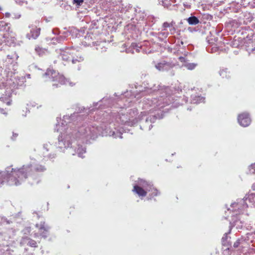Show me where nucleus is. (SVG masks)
Instances as JSON below:
<instances>
[{
    "label": "nucleus",
    "instance_id": "nucleus-62",
    "mask_svg": "<svg viewBox=\"0 0 255 255\" xmlns=\"http://www.w3.org/2000/svg\"><path fill=\"white\" fill-rule=\"evenodd\" d=\"M121 11H122V12H124L125 11V9H122ZM127 10H125V11H127Z\"/></svg>",
    "mask_w": 255,
    "mask_h": 255
},
{
    "label": "nucleus",
    "instance_id": "nucleus-28",
    "mask_svg": "<svg viewBox=\"0 0 255 255\" xmlns=\"http://www.w3.org/2000/svg\"><path fill=\"white\" fill-rule=\"evenodd\" d=\"M146 15L144 12H139L136 14V19H138V20H143L145 18Z\"/></svg>",
    "mask_w": 255,
    "mask_h": 255
},
{
    "label": "nucleus",
    "instance_id": "nucleus-22",
    "mask_svg": "<svg viewBox=\"0 0 255 255\" xmlns=\"http://www.w3.org/2000/svg\"><path fill=\"white\" fill-rule=\"evenodd\" d=\"M197 64L194 63H185L183 66L186 67L187 69L192 70L195 68Z\"/></svg>",
    "mask_w": 255,
    "mask_h": 255
},
{
    "label": "nucleus",
    "instance_id": "nucleus-39",
    "mask_svg": "<svg viewBox=\"0 0 255 255\" xmlns=\"http://www.w3.org/2000/svg\"><path fill=\"white\" fill-rule=\"evenodd\" d=\"M231 45L234 47H238L239 46V41L237 39H234L231 42Z\"/></svg>",
    "mask_w": 255,
    "mask_h": 255
},
{
    "label": "nucleus",
    "instance_id": "nucleus-54",
    "mask_svg": "<svg viewBox=\"0 0 255 255\" xmlns=\"http://www.w3.org/2000/svg\"><path fill=\"white\" fill-rule=\"evenodd\" d=\"M0 113L6 115V113L4 112V109L0 108Z\"/></svg>",
    "mask_w": 255,
    "mask_h": 255
},
{
    "label": "nucleus",
    "instance_id": "nucleus-13",
    "mask_svg": "<svg viewBox=\"0 0 255 255\" xmlns=\"http://www.w3.org/2000/svg\"><path fill=\"white\" fill-rule=\"evenodd\" d=\"M30 28V32L27 33L26 35V37L28 39H36L40 35V28H37L35 25H31L29 26Z\"/></svg>",
    "mask_w": 255,
    "mask_h": 255
},
{
    "label": "nucleus",
    "instance_id": "nucleus-59",
    "mask_svg": "<svg viewBox=\"0 0 255 255\" xmlns=\"http://www.w3.org/2000/svg\"><path fill=\"white\" fill-rule=\"evenodd\" d=\"M92 43H93V45H95L96 44L97 45V42H93Z\"/></svg>",
    "mask_w": 255,
    "mask_h": 255
},
{
    "label": "nucleus",
    "instance_id": "nucleus-51",
    "mask_svg": "<svg viewBox=\"0 0 255 255\" xmlns=\"http://www.w3.org/2000/svg\"><path fill=\"white\" fill-rule=\"evenodd\" d=\"M187 30L189 31V32H193V31H196L195 28H192L191 27H189L188 28H187Z\"/></svg>",
    "mask_w": 255,
    "mask_h": 255
},
{
    "label": "nucleus",
    "instance_id": "nucleus-10",
    "mask_svg": "<svg viewBox=\"0 0 255 255\" xmlns=\"http://www.w3.org/2000/svg\"><path fill=\"white\" fill-rule=\"evenodd\" d=\"M36 228L38 229L40 236L46 239L49 235L50 226L45 223V222H40L39 224L35 225Z\"/></svg>",
    "mask_w": 255,
    "mask_h": 255
},
{
    "label": "nucleus",
    "instance_id": "nucleus-55",
    "mask_svg": "<svg viewBox=\"0 0 255 255\" xmlns=\"http://www.w3.org/2000/svg\"><path fill=\"white\" fill-rule=\"evenodd\" d=\"M10 15H11V14L9 12H6L5 13V17H9Z\"/></svg>",
    "mask_w": 255,
    "mask_h": 255
},
{
    "label": "nucleus",
    "instance_id": "nucleus-25",
    "mask_svg": "<svg viewBox=\"0 0 255 255\" xmlns=\"http://www.w3.org/2000/svg\"><path fill=\"white\" fill-rule=\"evenodd\" d=\"M9 38V36H8V33H4L3 35L0 37V46L2 44L3 42H6V41H8V39ZM0 50L1 48H0Z\"/></svg>",
    "mask_w": 255,
    "mask_h": 255
},
{
    "label": "nucleus",
    "instance_id": "nucleus-56",
    "mask_svg": "<svg viewBox=\"0 0 255 255\" xmlns=\"http://www.w3.org/2000/svg\"><path fill=\"white\" fill-rule=\"evenodd\" d=\"M252 188L253 190L255 191V183L253 184L252 187Z\"/></svg>",
    "mask_w": 255,
    "mask_h": 255
},
{
    "label": "nucleus",
    "instance_id": "nucleus-17",
    "mask_svg": "<svg viewBox=\"0 0 255 255\" xmlns=\"http://www.w3.org/2000/svg\"><path fill=\"white\" fill-rule=\"evenodd\" d=\"M184 20H186L188 24L191 25H195L198 24L200 22V21L197 17L194 15H191L186 19H184Z\"/></svg>",
    "mask_w": 255,
    "mask_h": 255
},
{
    "label": "nucleus",
    "instance_id": "nucleus-29",
    "mask_svg": "<svg viewBox=\"0 0 255 255\" xmlns=\"http://www.w3.org/2000/svg\"><path fill=\"white\" fill-rule=\"evenodd\" d=\"M31 232V228L29 227H25L21 231V233L25 236L28 235Z\"/></svg>",
    "mask_w": 255,
    "mask_h": 255
},
{
    "label": "nucleus",
    "instance_id": "nucleus-16",
    "mask_svg": "<svg viewBox=\"0 0 255 255\" xmlns=\"http://www.w3.org/2000/svg\"><path fill=\"white\" fill-rule=\"evenodd\" d=\"M205 98L201 97L199 95H191V103L199 104L202 102H204Z\"/></svg>",
    "mask_w": 255,
    "mask_h": 255
},
{
    "label": "nucleus",
    "instance_id": "nucleus-18",
    "mask_svg": "<svg viewBox=\"0 0 255 255\" xmlns=\"http://www.w3.org/2000/svg\"><path fill=\"white\" fill-rule=\"evenodd\" d=\"M66 37L63 35H59L57 36L54 37H52L51 39V41H52V43L54 44H56L57 43H61L62 42L64 41Z\"/></svg>",
    "mask_w": 255,
    "mask_h": 255
},
{
    "label": "nucleus",
    "instance_id": "nucleus-33",
    "mask_svg": "<svg viewBox=\"0 0 255 255\" xmlns=\"http://www.w3.org/2000/svg\"><path fill=\"white\" fill-rule=\"evenodd\" d=\"M170 23L171 28L170 29V31L171 34H173L175 33L176 31V28L174 26L175 24V22L174 21H172Z\"/></svg>",
    "mask_w": 255,
    "mask_h": 255
},
{
    "label": "nucleus",
    "instance_id": "nucleus-24",
    "mask_svg": "<svg viewBox=\"0 0 255 255\" xmlns=\"http://www.w3.org/2000/svg\"><path fill=\"white\" fill-rule=\"evenodd\" d=\"M246 238L245 237H242L238 239L234 244L233 247L235 248H238L239 245L242 244L244 242L246 241Z\"/></svg>",
    "mask_w": 255,
    "mask_h": 255
},
{
    "label": "nucleus",
    "instance_id": "nucleus-40",
    "mask_svg": "<svg viewBox=\"0 0 255 255\" xmlns=\"http://www.w3.org/2000/svg\"><path fill=\"white\" fill-rule=\"evenodd\" d=\"M97 50L100 51L101 52H105L107 50V48L100 44L96 48Z\"/></svg>",
    "mask_w": 255,
    "mask_h": 255
},
{
    "label": "nucleus",
    "instance_id": "nucleus-8",
    "mask_svg": "<svg viewBox=\"0 0 255 255\" xmlns=\"http://www.w3.org/2000/svg\"><path fill=\"white\" fill-rule=\"evenodd\" d=\"M57 53H59V57L65 61H70L73 58V56L74 54L75 50L72 48L67 47L65 49H59L56 50Z\"/></svg>",
    "mask_w": 255,
    "mask_h": 255
},
{
    "label": "nucleus",
    "instance_id": "nucleus-31",
    "mask_svg": "<svg viewBox=\"0 0 255 255\" xmlns=\"http://www.w3.org/2000/svg\"><path fill=\"white\" fill-rule=\"evenodd\" d=\"M54 146H52L49 142L43 144V148L46 150V151H48L53 148Z\"/></svg>",
    "mask_w": 255,
    "mask_h": 255
},
{
    "label": "nucleus",
    "instance_id": "nucleus-49",
    "mask_svg": "<svg viewBox=\"0 0 255 255\" xmlns=\"http://www.w3.org/2000/svg\"><path fill=\"white\" fill-rule=\"evenodd\" d=\"M18 136V133L13 132L12 136L11 138L12 140H14Z\"/></svg>",
    "mask_w": 255,
    "mask_h": 255
},
{
    "label": "nucleus",
    "instance_id": "nucleus-50",
    "mask_svg": "<svg viewBox=\"0 0 255 255\" xmlns=\"http://www.w3.org/2000/svg\"><path fill=\"white\" fill-rule=\"evenodd\" d=\"M12 15L13 16L12 17L13 18H17V19H18V18H20V16H21L20 14H19L13 13Z\"/></svg>",
    "mask_w": 255,
    "mask_h": 255
},
{
    "label": "nucleus",
    "instance_id": "nucleus-35",
    "mask_svg": "<svg viewBox=\"0 0 255 255\" xmlns=\"http://www.w3.org/2000/svg\"><path fill=\"white\" fill-rule=\"evenodd\" d=\"M35 51L39 55H41L44 52L43 49L40 47L39 46H36L35 48Z\"/></svg>",
    "mask_w": 255,
    "mask_h": 255
},
{
    "label": "nucleus",
    "instance_id": "nucleus-6",
    "mask_svg": "<svg viewBox=\"0 0 255 255\" xmlns=\"http://www.w3.org/2000/svg\"><path fill=\"white\" fill-rule=\"evenodd\" d=\"M255 203V193H252L248 195L243 199H241L240 202H234L231 204V207L233 208V211H235L237 208L239 212L247 208L249 206L254 205Z\"/></svg>",
    "mask_w": 255,
    "mask_h": 255
},
{
    "label": "nucleus",
    "instance_id": "nucleus-58",
    "mask_svg": "<svg viewBox=\"0 0 255 255\" xmlns=\"http://www.w3.org/2000/svg\"><path fill=\"white\" fill-rule=\"evenodd\" d=\"M183 23V22L182 20H181L180 22H179V25H181V24H182Z\"/></svg>",
    "mask_w": 255,
    "mask_h": 255
},
{
    "label": "nucleus",
    "instance_id": "nucleus-19",
    "mask_svg": "<svg viewBox=\"0 0 255 255\" xmlns=\"http://www.w3.org/2000/svg\"><path fill=\"white\" fill-rule=\"evenodd\" d=\"M8 23H6L3 21H0V31H6L8 33L9 31L10 27Z\"/></svg>",
    "mask_w": 255,
    "mask_h": 255
},
{
    "label": "nucleus",
    "instance_id": "nucleus-64",
    "mask_svg": "<svg viewBox=\"0 0 255 255\" xmlns=\"http://www.w3.org/2000/svg\"><path fill=\"white\" fill-rule=\"evenodd\" d=\"M28 255H34L33 254H29Z\"/></svg>",
    "mask_w": 255,
    "mask_h": 255
},
{
    "label": "nucleus",
    "instance_id": "nucleus-27",
    "mask_svg": "<svg viewBox=\"0 0 255 255\" xmlns=\"http://www.w3.org/2000/svg\"><path fill=\"white\" fill-rule=\"evenodd\" d=\"M84 60V57L81 55L77 56L76 57H75L73 56V58L72 59V63L75 64L77 62H81Z\"/></svg>",
    "mask_w": 255,
    "mask_h": 255
},
{
    "label": "nucleus",
    "instance_id": "nucleus-5",
    "mask_svg": "<svg viewBox=\"0 0 255 255\" xmlns=\"http://www.w3.org/2000/svg\"><path fill=\"white\" fill-rule=\"evenodd\" d=\"M43 77L45 81H51L55 82L52 85L53 89L59 87L60 85H65L68 82L63 75L51 69L46 70L43 75Z\"/></svg>",
    "mask_w": 255,
    "mask_h": 255
},
{
    "label": "nucleus",
    "instance_id": "nucleus-46",
    "mask_svg": "<svg viewBox=\"0 0 255 255\" xmlns=\"http://www.w3.org/2000/svg\"><path fill=\"white\" fill-rule=\"evenodd\" d=\"M52 33L55 35H58L59 34V30L58 28H54L52 30Z\"/></svg>",
    "mask_w": 255,
    "mask_h": 255
},
{
    "label": "nucleus",
    "instance_id": "nucleus-63",
    "mask_svg": "<svg viewBox=\"0 0 255 255\" xmlns=\"http://www.w3.org/2000/svg\"><path fill=\"white\" fill-rule=\"evenodd\" d=\"M188 110L191 111V109H190V108H188Z\"/></svg>",
    "mask_w": 255,
    "mask_h": 255
},
{
    "label": "nucleus",
    "instance_id": "nucleus-48",
    "mask_svg": "<svg viewBox=\"0 0 255 255\" xmlns=\"http://www.w3.org/2000/svg\"><path fill=\"white\" fill-rule=\"evenodd\" d=\"M47 156L48 157V158L50 159H52L54 158H55L56 157V154H49L47 155Z\"/></svg>",
    "mask_w": 255,
    "mask_h": 255
},
{
    "label": "nucleus",
    "instance_id": "nucleus-4",
    "mask_svg": "<svg viewBox=\"0 0 255 255\" xmlns=\"http://www.w3.org/2000/svg\"><path fill=\"white\" fill-rule=\"evenodd\" d=\"M137 183L138 185H134L132 191L138 194L139 196L144 197L146 195L147 192H151L149 197L148 198V200H150L153 197L160 194V192L153 187L151 182L139 179Z\"/></svg>",
    "mask_w": 255,
    "mask_h": 255
},
{
    "label": "nucleus",
    "instance_id": "nucleus-9",
    "mask_svg": "<svg viewBox=\"0 0 255 255\" xmlns=\"http://www.w3.org/2000/svg\"><path fill=\"white\" fill-rule=\"evenodd\" d=\"M207 42L209 44L207 46V50L210 53H215L218 51H223L224 49L221 45H219L220 43H215L216 41L215 38L213 39L212 38H207L206 39ZM222 45V44H221Z\"/></svg>",
    "mask_w": 255,
    "mask_h": 255
},
{
    "label": "nucleus",
    "instance_id": "nucleus-3",
    "mask_svg": "<svg viewBox=\"0 0 255 255\" xmlns=\"http://www.w3.org/2000/svg\"><path fill=\"white\" fill-rule=\"evenodd\" d=\"M45 170L46 168L44 166L35 162L23 165L20 168H13L12 165L7 166L4 171H0V187L5 182L9 185H19L29 177L34 180L30 183L31 184H38L39 180L35 172H43Z\"/></svg>",
    "mask_w": 255,
    "mask_h": 255
},
{
    "label": "nucleus",
    "instance_id": "nucleus-15",
    "mask_svg": "<svg viewBox=\"0 0 255 255\" xmlns=\"http://www.w3.org/2000/svg\"><path fill=\"white\" fill-rule=\"evenodd\" d=\"M25 82V78L23 77L14 78L13 81V88H18L19 87L22 86Z\"/></svg>",
    "mask_w": 255,
    "mask_h": 255
},
{
    "label": "nucleus",
    "instance_id": "nucleus-57",
    "mask_svg": "<svg viewBox=\"0 0 255 255\" xmlns=\"http://www.w3.org/2000/svg\"><path fill=\"white\" fill-rule=\"evenodd\" d=\"M4 97H0V100H1V101H3V99H4Z\"/></svg>",
    "mask_w": 255,
    "mask_h": 255
},
{
    "label": "nucleus",
    "instance_id": "nucleus-52",
    "mask_svg": "<svg viewBox=\"0 0 255 255\" xmlns=\"http://www.w3.org/2000/svg\"><path fill=\"white\" fill-rule=\"evenodd\" d=\"M129 114L130 115L131 113H132L134 115H136V111L134 110H132V109H130L129 110Z\"/></svg>",
    "mask_w": 255,
    "mask_h": 255
},
{
    "label": "nucleus",
    "instance_id": "nucleus-2",
    "mask_svg": "<svg viewBox=\"0 0 255 255\" xmlns=\"http://www.w3.org/2000/svg\"><path fill=\"white\" fill-rule=\"evenodd\" d=\"M155 93V97L152 98H144L143 109L148 110L149 112L152 113L154 111H161V115L159 113L153 116H150L145 118L141 122L140 128L145 130H150L152 128V124L157 119L163 118L162 113L165 112L168 108L162 110L166 106H168L172 103L173 99L171 98L172 94L170 88L169 87H161L160 85L157 86L155 85L152 87L147 88L144 91L141 92L142 95H144L151 93Z\"/></svg>",
    "mask_w": 255,
    "mask_h": 255
},
{
    "label": "nucleus",
    "instance_id": "nucleus-41",
    "mask_svg": "<svg viewBox=\"0 0 255 255\" xmlns=\"http://www.w3.org/2000/svg\"><path fill=\"white\" fill-rule=\"evenodd\" d=\"M228 234H229V232L228 233H225L224 235V236L223 237L222 239V243H223V245H226V241L228 239Z\"/></svg>",
    "mask_w": 255,
    "mask_h": 255
},
{
    "label": "nucleus",
    "instance_id": "nucleus-42",
    "mask_svg": "<svg viewBox=\"0 0 255 255\" xmlns=\"http://www.w3.org/2000/svg\"><path fill=\"white\" fill-rule=\"evenodd\" d=\"M93 35V33H87V34L85 36V39L86 40L89 41L90 40L93 39L92 36Z\"/></svg>",
    "mask_w": 255,
    "mask_h": 255
},
{
    "label": "nucleus",
    "instance_id": "nucleus-21",
    "mask_svg": "<svg viewBox=\"0 0 255 255\" xmlns=\"http://www.w3.org/2000/svg\"><path fill=\"white\" fill-rule=\"evenodd\" d=\"M101 102L104 104L106 105L107 107H110L112 105H114V100L113 98H104L101 100Z\"/></svg>",
    "mask_w": 255,
    "mask_h": 255
},
{
    "label": "nucleus",
    "instance_id": "nucleus-36",
    "mask_svg": "<svg viewBox=\"0 0 255 255\" xmlns=\"http://www.w3.org/2000/svg\"><path fill=\"white\" fill-rule=\"evenodd\" d=\"M167 28H171L170 23L168 22H164L162 25V30H166Z\"/></svg>",
    "mask_w": 255,
    "mask_h": 255
},
{
    "label": "nucleus",
    "instance_id": "nucleus-1",
    "mask_svg": "<svg viewBox=\"0 0 255 255\" xmlns=\"http://www.w3.org/2000/svg\"><path fill=\"white\" fill-rule=\"evenodd\" d=\"M126 109H122L119 112H110V115H107V120L108 124H102L101 127L89 126L86 125L79 127L78 129H72L67 128L65 133H62L58 136L57 148L60 151H64L65 149L72 147V144L77 140L76 145L78 147L73 146L75 148L73 155L77 154L79 157L83 158V154L86 152V148L80 145V143H87L89 139H94L99 135H109L114 138L123 137L122 129L119 126L116 127V124L122 125L133 126L137 122L135 119H130L127 115H125ZM103 123H105L104 122Z\"/></svg>",
    "mask_w": 255,
    "mask_h": 255
},
{
    "label": "nucleus",
    "instance_id": "nucleus-60",
    "mask_svg": "<svg viewBox=\"0 0 255 255\" xmlns=\"http://www.w3.org/2000/svg\"><path fill=\"white\" fill-rule=\"evenodd\" d=\"M98 104V103H94V106H97Z\"/></svg>",
    "mask_w": 255,
    "mask_h": 255
},
{
    "label": "nucleus",
    "instance_id": "nucleus-11",
    "mask_svg": "<svg viewBox=\"0 0 255 255\" xmlns=\"http://www.w3.org/2000/svg\"><path fill=\"white\" fill-rule=\"evenodd\" d=\"M175 66V64L171 61L161 60L155 65V67L160 71H166L170 70Z\"/></svg>",
    "mask_w": 255,
    "mask_h": 255
},
{
    "label": "nucleus",
    "instance_id": "nucleus-53",
    "mask_svg": "<svg viewBox=\"0 0 255 255\" xmlns=\"http://www.w3.org/2000/svg\"><path fill=\"white\" fill-rule=\"evenodd\" d=\"M58 127H60V125L59 124H56V128H55V130H57V131L60 130L59 128H58Z\"/></svg>",
    "mask_w": 255,
    "mask_h": 255
},
{
    "label": "nucleus",
    "instance_id": "nucleus-44",
    "mask_svg": "<svg viewBox=\"0 0 255 255\" xmlns=\"http://www.w3.org/2000/svg\"><path fill=\"white\" fill-rule=\"evenodd\" d=\"M126 52L128 53H134V49H133V48L131 47V45L128 49H126Z\"/></svg>",
    "mask_w": 255,
    "mask_h": 255
},
{
    "label": "nucleus",
    "instance_id": "nucleus-12",
    "mask_svg": "<svg viewBox=\"0 0 255 255\" xmlns=\"http://www.w3.org/2000/svg\"><path fill=\"white\" fill-rule=\"evenodd\" d=\"M239 124L242 127H247L251 123V119L249 114L246 112L240 114L238 117Z\"/></svg>",
    "mask_w": 255,
    "mask_h": 255
},
{
    "label": "nucleus",
    "instance_id": "nucleus-38",
    "mask_svg": "<svg viewBox=\"0 0 255 255\" xmlns=\"http://www.w3.org/2000/svg\"><path fill=\"white\" fill-rule=\"evenodd\" d=\"M84 2L83 0H73V3L77 6H81Z\"/></svg>",
    "mask_w": 255,
    "mask_h": 255
},
{
    "label": "nucleus",
    "instance_id": "nucleus-26",
    "mask_svg": "<svg viewBox=\"0 0 255 255\" xmlns=\"http://www.w3.org/2000/svg\"><path fill=\"white\" fill-rule=\"evenodd\" d=\"M29 238L27 236L22 237L20 241V246H24L25 245H28V242L29 240Z\"/></svg>",
    "mask_w": 255,
    "mask_h": 255
},
{
    "label": "nucleus",
    "instance_id": "nucleus-61",
    "mask_svg": "<svg viewBox=\"0 0 255 255\" xmlns=\"http://www.w3.org/2000/svg\"><path fill=\"white\" fill-rule=\"evenodd\" d=\"M10 102H7V104L8 105H10Z\"/></svg>",
    "mask_w": 255,
    "mask_h": 255
},
{
    "label": "nucleus",
    "instance_id": "nucleus-47",
    "mask_svg": "<svg viewBox=\"0 0 255 255\" xmlns=\"http://www.w3.org/2000/svg\"><path fill=\"white\" fill-rule=\"evenodd\" d=\"M178 59L181 62H183L184 63H186V59L185 57H182V56H180Z\"/></svg>",
    "mask_w": 255,
    "mask_h": 255
},
{
    "label": "nucleus",
    "instance_id": "nucleus-23",
    "mask_svg": "<svg viewBox=\"0 0 255 255\" xmlns=\"http://www.w3.org/2000/svg\"><path fill=\"white\" fill-rule=\"evenodd\" d=\"M158 3L165 8H168L171 4L170 0H158Z\"/></svg>",
    "mask_w": 255,
    "mask_h": 255
},
{
    "label": "nucleus",
    "instance_id": "nucleus-32",
    "mask_svg": "<svg viewBox=\"0 0 255 255\" xmlns=\"http://www.w3.org/2000/svg\"><path fill=\"white\" fill-rule=\"evenodd\" d=\"M131 47L133 48L136 52H139L140 51L141 45H139L138 44L136 43H131Z\"/></svg>",
    "mask_w": 255,
    "mask_h": 255
},
{
    "label": "nucleus",
    "instance_id": "nucleus-7",
    "mask_svg": "<svg viewBox=\"0 0 255 255\" xmlns=\"http://www.w3.org/2000/svg\"><path fill=\"white\" fill-rule=\"evenodd\" d=\"M84 110V108L83 107H79L78 110L76 109V111H77L76 112H74L70 116H64L61 126L65 127L69 125L71 123H78V122L82 121L83 120V116L79 115V113H81Z\"/></svg>",
    "mask_w": 255,
    "mask_h": 255
},
{
    "label": "nucleus",
    "instance_id": "nucleus-20",
    "mask_svg": "<svg viewBox=\"0 0 255 255\" xmlns=\"http://www.w3.org/2000/svg\"><path fill=\"white\" fill-rule=\"evenodd\" d=\"M219 74L223 78L229 79L231 77L230 72L227 68L221 69L219 71Z\"/></svg>",
    "mask_w": 255,
    "mask_h": 255
},
{
    "label": "nucleus",
    "instance_id": "nucleus-34",
    "mask_svg": "<svg viewBox=\"0 0 255 255\" xmlns=\"http://www.w3.org/2000/svg\"><path fill=\"white\" fill-rule=\"evenodd\" d=\"M249 170L250 174L255 175V163L249 166Z\"/></svg>",
    "mask_w": 255,
    "mask_h": 255
},
{
    "label": "nucleus",
    "instance_id": "nucleus-45",
    "mask_svg": "<svg viewBox=\"0 0 255 255\" xmlns=\"http://www.w3.org/2000/svg\"><path fill=\"white\" fill-rule=\"evenodd\" d=\"M168 34H169V33L168 32H161L159 33L160 35H162V36H164V37H167Z\"/></svg>",
    "mask_w": 255,
    "mask_h": 255
},
{
    "label": "nucleus",
    "instance_id": "nucleus-14",
    "mask_svg": "<svg viewBox=\"0 0 255 255\" xmlns=\"http://www.w3.org/2000/svg\"><path fill=\"white\" fill-rule=\"evenodd\" d=\"M230 229L229 231V233H231L232 228L236 226L237 229H241L242 227V224L243 223L241 221L240 218H239V216L237 215L236 214V216L232 215V219L230 221Z\"/></svg>",
    "mask_w": 255,
    "mask_h": 255
},
{
    "label": "nucleus",
    "instance_id": "nucleus-30",
    "mask_svg": "<svg viewBox=\"0 0 255 255\" xmlns=\"http://www.w3.org/2000/svg\"><path fill=\"white\" fill-rule=\"evenodd\" d=\"M28 246L33 248L37 247V244L36 242L30 238L29 239V240L28 242Z\"/></svg>",
    "mask_w": 255,
    "mask_h": 255
},
{
    "label": "nucleus",
    "instance_id": "nucleus-43",
    "mask_svg": "<svg viewBox=\"0 0 255 255\" xmlns=\"http://www.w3.org/2000/svg\"><path fill=\"white\" fill-rule=\"evenodd\" d=\"M16 3L19 4H23V3H27V1L26 0H15Z\"/></svg>",
    "mask_w": 255,
    "mask_h": 255
},
{
    "label": "nucleus",
    "instance_id": "nucleus-37",
    "mask_svg": "<svg viewBox=\"0 0 255 255\" xmlns=\"http://www.w3.org/2000/svg\"><path fill=\"white\" fill-rule=\"evenodd\" d=\"M1 223L6 224L7 225L10 224L12 223L11 221L8 220L6 217H1Z\"/></svg>",
    "mask_w": 255,
    "mask_h": 255
}]
</instances>
